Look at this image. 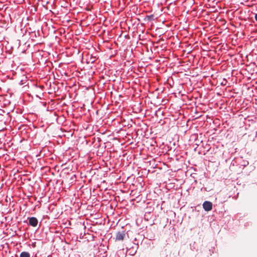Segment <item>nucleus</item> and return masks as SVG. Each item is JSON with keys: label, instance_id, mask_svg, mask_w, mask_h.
I'll use <instances>...</instances> for the list:
<instances>
[{"label": "nucleus", "instance_id": "1", "mask_svg": "<svg viewBox=\"0 0 257 257\" xmlns=\"http://www.w3.org/2000/svg\"><path fill=\"white\" fill-rule=\"evenodd\" d=\"M99 57L97 54L95 52L94 54H90L88 52H84L82 53L81 61L83 63L93 64L91 66V68H94L95 70L99 71L101 70V68L97 65L100 62L98 59Z\"/></svg>", "mask_w": 257, "mask_h": 257}, {"label": "nucleus", "instance_id": "2", "mask_svg": "<svg viewBox=\"0 0 257 257\" xmlns=\"http://www.w3.org/2000/svg\"><path fill=\"white\" fill-rule=\"evenodd\" d=\"M107 37L105 36V39L106 40L104 41V46L106 47L107 49H108L110 52L109 53H105L103 55V58L104 59V66L105 68H104L105 70V72H106V67H108V73H109V71L110 70L109 69V66H111V63L110 59L112 57V53L111 51V47L112 46V43L110 42V40L111 38L110 37L111 34H109V31L108 30L107 31Z\"/></svg>", "mask_w": 257, "mask_h": 257}, {"label": "nucleus", "instance_id": "3", "mask_svg": "<svg viewBox=\"0 0 257 257\" xmlns=\"http://www.w3.org/2000/svg\"><path fill=\"white\" fill-rule=\"evenodd\" d=\"M34 48L37 50L36 52L32 53V57L34 61L37 63H40L39 57H41L42 59V55H41L40 52H45V43L44 42L38 43L34 45Z\"/></svg>", "mask_w": 257, "mask_h": 257}, {"label": "nucleus", "instance_id": "4", "mask_svg": "<svg viewBox=\"0 0 257 257\" xmlns=\"http://www.w3.org/2000/svg\"><path fill=\"white\" fill-rule=\"evenodd\" d=\"M48 89V93L50 94H54L56 96H61L62 94V90L59 86V83H56V82H53L52 84L49 82Z\"/></svg>", "mask_w": 257, "mask_h": 257}, {"label": "nucleus", "instance_id": "5", "mask_svg": "<svg viewBox=\"0 0 257 257\" xmlns=\"http://www.w3.org/2000/svg\"><path fill=\"white\" fill-rule=\"evenodd\" d=\"M62 181L61 182V184L63 185V183L65 184V185L69 188L73 185L75 184L77 181V176L76 173L70 174V175L64 176L62 177Z\"/></svg>", "mask_w": 257, "mask_h": 257}, {"label": "nucleus", "instance_id": "6", "mask_svg": "<svg viewBox=\"0 0 257 257\" xmlns=\"http://www.w3.org/2000/svg\"><path fill=\"white\" fill-rule=\"evenodd\" d=\"M31 130L30 127L27 124H21L18 127V134L23 139H28L30 137V133Z\"/></svg>", "mask_w": 257, "mask_h": 257}, {"label": "nucleus", "instance_id": "7", "mask_svg": "<svg viewBox=\"0 0 257 257\" xmlns=\"http://www.w3.org/2000/svg\"><path fill=\"white\" fill-rule=\"evenodd\" d=\"M65 166L63 168L61 172L60 176L61 177L70 175V174L76 173L75 171L73 170V166L71 164H64Z\"/></svg>", "mask_w": 257, "mask_h": 257}, {"label": "nucleus", "instance_id": "8", "mask_svg": "<svg viewBox=\"0 0 257 257\" xmlns=\"http://www.w3.org/2000/svg\"><path fill=\"white\" fill-rule=\"evenodd\" d=\"M112 189L106 188L102 193L103 201L110 203L112 200Z\"/></svg>", "mask_w": 257, "mask_h": 257}, {"label": "nucleus", "instance_id": "9", "mask_svg": "<svg viewBox=\"0 0 257 257\" xmlns=\"http://www.w3.org/2000/svg\"><path fill=\"white\" fill-rule=\"evenodd\" d=\"M53 68V64L51 62L46 63V65L40 71V74L42 76L45 77L49 75V73L51 71Z\"/></svg>", "mask_w": 257, "mask_h": 257}, {"label": "nucleus", "instance_id": "10", "mask_svg": "<svg viewBox=\"0 0 257 257\" xmlns=\"http://www.w3.org/2000/svg\"><path fill=\"white\" fill-rule=\"evenodd\" d=\"M122 102V100L119 99V101H115V106L117 107L116 110L113 112V113L116 114V116L117 117H120L122 114L123 111V107H121V104Z\"/></svg>", "mask_w": 257, "mask_h": 257}, {"label": "nucleus", "instance_id": "11", "mask_svg": "<svg viewBox=\"0 0 257 257\" xmlns=\"http://www.w3.org/2000/svg\"><path fill=\"white\" fill-rule=\"evenodd\" d=\"M65 33V31L63 28L58 29L57 30L54 31V33L55 34V40L58 42V43L60 44L62 40L61 39V37L63 34H64Z\"/></svg>", "mask_w": 257, "mask_h": 257}, {"label": "nucleus", "instance_id": "12", "mask_svg": "<svg viewBox=\"0 0 257 257\" xmlns=\"http://www.w3.org/2000/svg\"><path fill=\"white\" fill-rule=\"evenodd\" d=\"M47 117L50 120V123H53L58 119V114L55 111H51L48 114Z\"/></svg>", "mask_w": 257, "mask_h": 257}, {"label": "nucleus", "instance_id": "13", "mask_svg": "<svg viewBox=\"0 0 257 257\" xmlns=\"http://www.w3.org/2000/svg\"><path fill=\"white\" fill-rule=\"evenodd\" d=\"M95 236L93 234V231L90 230L89 232L84 233L82 238L85 239L87 242L93 241L95 239Z\"/></svg>", "mask_w": 257, "mask_h": 257}, {"label": "nucleus", "instance_id": "14", "mask_svg": "<svg viewBox=\"0 0 257 257\" xmlns=\"http://www.w3.org/2000/svg\"><path fill=\"white\" fill-rule=\"evenodd\" d=\"M28 222L27 224L32 227H36L38 225V221L35 217H28Z\"/></svg>", "mask_w": 257, "mask_h": 257}, {"label": "nucleus", "instance_id": "15", "mask_svg": "<svg viewBox=\"0 0 257 257\" xmlns=\"http://www.w3.org/2000/svg\"><path fill=\"white\" fill-rule=\"evenodd\" d=\"M30 35V38L31 39L32 41H34L36 40V39L38 37H40L41 36L39 30H38L37 31H31L29 32Z\"/></svg>", "mask_w": 257, "mask_h": 257}, {"label": "nucleus", "instance_id": "16", "mask_svg": "<svg viewBox=\"0 0 257 257\" xmlns=\"http://www.w3.org/2000/svg\"><path fill=\"white\" fill-rule=\"evenodd\" d=\"M203 207L206 211H210L212 209V203L210 201H205L203 204Z\"/></svg>", "mask_w": 257, "mask_h": 257}, {"label": "nucleus", "instance_id": "17", "mask_svg": "<svg viewBox=\"0 0 257 257\" xmlns=\"http://www.w3.org/2000/svg\"><path fill=\"white\" fill-rule=\"evenodd\" d=\"M93 208L94 206H93V205H88L86 207V210L88 212V213H89V215L90 216H92V215L94 214V213H95L96 212V210L93 211Z\"/></svg>", "mask_w": 257, "mask_h": 257}, {"label": "nucleus", "instance_id": "18", "mask_svg": "<svg viewBox=\"0 0 257 257\" xmlns=\"http://www.w3.org/2000/svg\"><path fill=\"white\" fill-rule=\"evenodd\" d=\"M125 233L124 231L119 232L116 234V240H122L125 236Z\"/></svg>", "mask_w": 257, "mask_h": 257}, {"label": "nucleus", "instance_id": "19", "mask_svg": "<svg viewBox=\"0 0 257 257\" xmlns=\"http://www.w3.org/2000/svg\"><path fill=\"white\" fill-rule=\"evenodd\" d=\"M66 120L65 117L63 115H59L58 114V119L56 120V122L58 124H63Z\"/></svg>", "mask_w": 257, "mask_h": 257}, {"label": "nucleus", "instance_id": "20", "mask_svg": "<svg viewBox=\"0 0 257 257\" xmlns=\"http://www.w3.org/2000/svg\"><path fill=\"white\" fill-rule=\"evenodd\" d=\"M41 169L45 173H51L53 175H54V173L51 171L50 167L49 166L43 167Z\"/></svg>", "mask_w": 257, "mask_h": 257}, {"label": "nucleus", "instance_id": "21", "mask_svg": "<svg viewBox=\"0 0 257 257\" xmlns=\"http://www.w3.org/2000/svg\"><path fill=\"white\" fill-rule=\"evenodd\" d=\"M20 257H30V254L28 252L23 251L20 253Z\"/></svg>", "mask_w": 257, "mask_h": 257}, {"label": "nucleus", "instance_id": "22", "mask_svg": "<svg viewBox=\"0 0 257 257\" xmlns=\"http://www.w3.org/2000/svg\"><path fill=\"white\" fill-rule=\"evenodd\" d=\"M3 157H5L6 160H10L11 159L10 156L8 154L4 155Z\"/></svg>", "mask_w": 257, "mask_h": 257}, {"label": "nucleus", "instance_id": "23", "mask_svg": "<svg viewBox=\"0 0 257 257\" xmlns=\"http://www.w3.org/2000/svg\"><path fill=\"white\" fill-rule=\"evenodd\" d=\"M98 143L94 144V147H96V148H98L100 147V145L99 144V138H97Z\"/></svg>", "mask_w": 257, "mask_h": 257}, {"label": "nucleus", "instance_id": "24", "mask_svg": "<svg viewBox=\"0 0 257 257\" xmlns=\"http://www.w3.org/2000/svg\"><path fill=\"white\" fill-rule=\"evenodd\" d=\"M119 138H118V137H113V141H116L117 143H116V145H119Z\"/></svg>", "mask_w": 257, "mask_h": 257}, {"label": "nucleus", "instance_id": "25", "mask_svg": "<svg viewBox=\"0 0 257 257\" xmlns=\"http://www.w3.org/2000/svg\"><path fill=\"white\" fill-rule=\"evenodd\" d=\"M119 123H120L119 120H115V119H113V125H115L116 124H119Z\"/></svg>", "mask_w": 257, "mask_h": 257}, {"label": "nucleus", "instance_id": "26", "mask_svg": "<svg viewBox=\"0 0 257 257\" xmlns=\"http://www.w3.org/2000/svg\"><path fill=\"white\" fill-rule=\"evenodd\" d=\"M45 86L43 85H40L38 87V88H40V89H41L42 90H43V89L44 88Z\"/></svg>", "mask_w": 257, "mask_h": 257}, {"label": "nucleus", "instance_id": "27", "mask_svg": "<svg viewBox=\"0 0 257 257\" xmlns=\"http://www.w3.org/2000/svg\"><path fill=\"white\" fill-rule=\"evenodd\" d=\"M106 145H105V148H106L107 147H109L110 146V143L108 142L106 143Z\"/></svg>", "mask_w": 257, "mask_h": 257}, {"label": "nucleus", "instance_id": "28", "mask_svg": "<svg viewBox=\"0 0 257 257\" xmlns=\"http://www.w3.org/2000/svg\"><path fill=\"white\" fill-rule=\"evenodd\" d=\"M110 149H111V148H107V152H110V154H111V151Z\"/></svg>", "mask_w": 257, "mask_h": 257}, {"label": "nucleus", "instance_id": "29", "mask_svg": "<svg viewBox=\"0 0 257 257\" xmlns=\"http://www.w3.org/2000/svg\"><path fill=\"white\" fill-rule=\"evenodd\" d=\"M110 209H111L112 208V203H110L109 205Z\"/></svg>", "mask_w": 257, "mask_h": 257}, {"label": "nucleus", "instance_id": "30", "mask_svg": "<svg viewBox=\"0 0 257 257\" xmlns=\"http://www.w3.org/2000/svg\"><path fill=\"white\" fill-rule=\"evenodd\" d=\"M115 131H116V133H118L120 131H122V130L121 128L119 129V130H115Z\"/></svg>", "mask_w": 257, "mask_h": 257}, {"label": "nucleus", "instance_id": "31", "mask_svg": "<svg viewBox=\"0 0 257 257\" xmlns=\"http://www.w3.org/2000/svg\"><path fill=\"white\" fill-rule=\"evenodd\" d=\"M254 18L256 21L257 22V13L255 15Z\"/></svg>", "mask_w": 257, "mask_h": 257}, {"label": "nucleus", "instance_id": "32", "mask_svg": "<svg viewBox=\"0 0 257 257\" xmlns=\"http://www.w3.org/2000/svg\"><path fill=\"white\" fill-rule=\"evenodd\" d=\"M104 253L105 254V255H103L102 257H106L107 255L106 253V251H105Z\"/></svg>", "mask_w": 257, "mask_h": 257}, {"label": "nucleus", "instance_id": "33", "mask_svg": "<svg viewBox=\"0 0 257 257\" xmlns=\"http://www.w3.org/2000/svg\"><path fill=\"white\" fill-rule=\"evenodd\" d=\"M57 168H58L57 166H55V167L54 168V169L55 170V171H56V169Z\"/></svg>", "mask_w": 257, "mask_h": 257}, {"label": "nucleus", "instance_id": "34", "mask_svg": "<svg viewBox=\"0 0 257 257\" xmlns=\"http://www.w3.org/2000/svg\"><path fill=\"white\" fill-rule=\"evenodd\" d=\"M119 177H120V176L118 177V176H117L116 177H115V176L113 175V178H116L117 179H118Z\"/></svg>", "mask_w": 257, "mask_h": 257}, {"label": "nucleus", "instance_id": "35", "mask_svg": "<svg viewBox=\"0 0 257 257\" xmlns=\"http://www.w3.org/2000/svg\"><path fill=\"white\" fill-rule=\"evenodd\" d=\"M20 84H21V85H23V84H24V83H23V80H21V81Z\"/></svg>", "mask_w": 257, "mask_h": 257}, {"label": "nucleus", "instance_id": "36", "mask_svg": "<svg viewBox=\"0 0 257 257\" xmlns=\"http://www.w3.org/2000/svg\"><path fill=\"white\" fill-rule=\"evenodd\" d=\"M107 90H110V86H109V85L108 86V87H107Z\"/></svg>", "mask_w": 257, "mask_h": 257}, {"label": "nucleus", "instance_id": "37", "mask_svg": "<svg viewBox=\"0 0 257 257\" xmlns=\"http://www.w3.org/2000/svg\"><path fill=\"white\" fill-rule=\"evenodd\" d=\"M93 139H94V141L92 142V144H95V138H94Z\"/></svg>", "mask_w": 257, "mask_h": 257}, {"label": "nucleus", "instance_id": "38", "mask_svg": "<svg viewBox=\"0 0 257 257\" xmlns=\"http://www.w3.org/2000/svg\"><path fill=\"white\" fill-rule=\"evenodd\" d=\"M2 112H4V110L2 109H0V113H2Z\"/></svg>", "mask_w": 257, "mask_h": 257}, {"label": "nucleus", "instance_id": "39", "mask_svg": "<svg viewBox=\"0 0 257 257\" xmlns=\"http://www.w3.org/2000/svg\"><path fill=\"white\" fill-rule=\"evenodd\" d=\"M110 96H111V95H112V91H110Z\"/></svg>", "mask_w": 257, "mask_h": 257}, {"label": "nucleus", "instance_id": "40", "mask_svg": "<svg viewBox=\"0 0 257 257\" xmlns=\"http://www.w3.org/2000/svg\"><path fill=\"white\" fill-rule=\"evenodd\" d=\"M152 17H153V16H152V15L149 16V18H152Z\"/></svg>", "mask_w": 257, "mask_h": 257}, {"label": "nucleus", "instance_id": "41", "mask_svg": "<svg viewBox=\"0 0 257 257\" xmlns=\"http://www.w3.org/2000/svg\"><path fill=\"white\" fill-rule=\"evenodd\" d=\"M3 96L2 95H0V98H3Z\"/></svg>", "mask_w": 257, "mask_h": 257}, {"label": "nucleus", "instance_id": "42", "mask_svg": "<svg viewBox=\"0 0 257 257\" xmlns=\"http://www.w3.org/2000/svg\"><path fill=\"white\" fill-rule=\"evenodd\" d=\"M48 82H47V83H46V86H48Z\"/></svg>", "mask_w": 257, "mask_h": 257}, {"label": "nucleus", "instance_id": "43", "mask_svg": "<svg viewBox=\"0 0 257 257\" xmlns=\"http://www.w3.org/2000/svg\"><path fill=\"white\" fill-rule=\"evenodd\" d=\"M43 105H46V102H45L44 103H43Z\"/></svg>", "mask_w": 257, "mask_h": 257}, {"label": "nucleus", "instance_id": "44", "mask_svg": "<svg viewBox=\"0 0 257 257\" xmlns=\"http://www.w3.org/2000/svg\"><path fill=\"white\" fill-rule=\"evenodd\" d=\"M106 22H107V20H105V21L104 22V23H106Z\"/></svg>", "mask_w": 257, "mask_h": 257}, {"label": "nucleus", "instance_id": "45", "mask_svg": "<svg viewBox=\"0 0 257 257\" xmlns=\"http://www.w3.org/2000/svg\"><path fill=\"white\" fill-rule=\"evenodd\" d=\"M20 113H22V111L21 110V109H20Z\"/></svg>", "mask_w": 257, "mask_h": 257}, {"label": "nucleus", "instance_id": "46", "mask_svg": "<svg viewBox=\"0 0 257 257\" xmlns=\"http://www.w3.org/2000/svg\"><path fill=\"white\" fill-rule=\"evenodd\" d=\"M105 30H104V34L105 35Z\"/></svg>", "mask_w": 257, "mask_h": 257}, {"label": "nucleus", "instance_id": "47", "mask_svg": "<svg viewBox=\"0 0 257 257\" xmlns=\"http://www.w3.org/2000/svg\"><path fill=\"white\" fill-rule=\"evenodd\" d=\"M105 87H106V83H104Z\"/></svg>", "mask_w": 257, "mask_h": 257}]
</instances>
